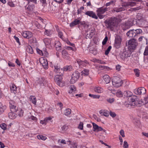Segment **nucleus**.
I'll list each match as a JSON object with an SVG mask.
<instances>
[{
  "label": "nucleus",
  "mask_w": 148,
  "mask_h": 148,
  "mask_svg": "<svg viewBox=\"0 0 148 148\" xmlns=\"http://www.w3.org/2000/svg\"><path fill=\"white\" fill-rule=\"evenodd\" d=\"M116 18H111L108 20H106L104 23L107 28L110 29L112 30H113L114 27L116 25Z\"/></svg>",
  "instance_id": "obj_1"
},
{
  "label": "nucleus",
  "mask_w": 148,
  "mask_h": 148,
  "mask_svg": "<svg viewBox=\"0 0 148 148\" xmlns=\"http://www.w3.org/2000/svg\"><path fill=\"white\" fill-rule=\"evenodd\" d=\"M113 85L115 87H119L122 84L121 79L119 77H114L112 81Z\"/></svg>",
  "instance_id": "obj_2"
},
{
  "label": "nucleus",
  "mask_w": 148,
  "mask_h": 148,
  "mask_svg": "<svg viewBox=\"0 0 148 148\" xmlns=\"http://www.w3.org/2000/svg\"><path fill=\"white\" fill-rule=\"evenodd\" d=\"M79 73L77 71H75L74 72L72 75L71 79L70 81V83L71 84L75 83L79 79Z\"/></svg>",
  "instance_id": "obj_3"
},
{
  "label": "nucleus",
  "mask_w": 148,
  "mask_h": 148,
  "mask_svg": "<svg viewBox=\"0 0 148 148\" xmlns=\"http://www.w3.org/2000/svg\"><path fill=\"white\" fill-rule=\"evenodd\" d=\"M95 29L94 27H92L88 29L86 37V38L90 39L95 34Z\"/></svg>",
  "instance_id": "obj_4"
},
{
  "label": "nucleus",
  "mask_w": 148,
  "mask_h": 148,
  "mask_svg": "<svg viewBox=\"0 0 148 148\" xmlns=\"http://www.w3.org/2000/svg\"><path fill=\"white\" fill-rule=\"evenodd\" d=\"M128 44L129 48L132 49H134L138 45L136 40L134 38L131 39L129 40Z\"/></svg>",
  "instance_id": "obj_5"
},
{
  "label": "nucleus",
  "mask_w": 148,
  "mask_h": 148,
  "mask_svg": "<svg viewBox=\"0 0 148 148\" xmlns=\"http://www.w3.org/2000/svg\"><path fill=\"white\" fill-rule=\"evenodd\" d=\"M62 75L60 74L57 75L54 77V80L57 84L60 86H62L64 85V83L62 82Z\"/></svg>",
  "instance_id": "obj_6"
},
{
  "label": "nucleus",
  "mask_w": 148,
  "mask_h": 148,
  "mask_svg": "<svg viewBox=\"0 0 148 148\" xmlns=\"http://www.w3.org/2000/svg\"><path fill=\"white\" fill-rule=\"evenodd\" d=\"M10 107L11 112H16L17 111V108L16 107V104L13 100H11L9 101Z\"/></svg>",
  "instance_id": "obj_7"
},
{
  "label": "nucleus",
  "mask_w": 148,
  "mask_h": 148,
  "mask_svg": "<svg viewBox=\"0 0 148 148\" xmlns=\"http://www.w3.org/2000/svg\"><path fill=\"white\" fill-rule=\"evenodd\" d=\"M130 102L128 104L130 106H134L137 105V101H138V98L136 96H133L132 97H131L129 99Z\"/></svg>",
  "instance_id": "obj_8"
},
{
  "label": "nucleus",
  "mask_w": 148,
  "mask_h": 148,
  "mask_svg": "<svg viewBox=\"0 0 148 148\" xmlns=\"http://www.w3.org/2000/svg\"><path fill=\"white\" fill-rule=\"evenodd\" d=\"M146 89L144 87H140L138 89L134 90V92L135 94L137 95H140L141 94H144L146 93Z\"/></svg>",
  "instance_id": "obj_9"
},
{
  "label": "nucleus",
  "mask_w": 148,
  "mask_h": 148,
  "mask_svg": "<svg viewBox=\"0 0 148 148\" xmlns=\"http://www.w3.org/2000/svg\"><path fill=\"white\" fill-rule=\"evenodd\" d=\"M22 35L23 37L27 39L30 38L33 36L32 33L29 31L24 32L22 33Z\"/></svg>",
  "instance_id": "obj_10"
},
{
  "label": "nucleus",
  "mask_w": 148,
  "mask_h": 148,
  "mask_svg": "<svg viewBox=\"0 0 148 148\" xmlns=\"http://www.w3.org/2000/svg\"><path fill=\"white\" fill-rule=\"evenodd\" d=\"M40 62L44 69H47L48 68V62L46 59L42 58L40 60Z\"/></svg>",
  "instance_id": "obj_11"
},
{
  "label": "nucleus",
  "mask_w": 148,
  "mask_h": 148,
  "mask_svg": "<svg viewBox=\"0 0 148 148\" xmlns=\"http://www.w3.org/2000/svg\"><path fill=\"white\" fill-rule=\"evenodd\" d=\"M76 61L77 63L80 66H86L87 64H88V62L86 60L83 61L80 59H77Z\"/></svg>",
  "instance_id": "obj_12"
},
{
  "label": "nucleus",
  "mask_w": 148,
  "mask_h": 148,
  "mask_svg": "<svg viewBox=\"0 0 148 148\" xmlns=\"http://www.w3.org/2000/svg\"><path fill=\"white\" fill-rule=\"evenodd\" d=\"M108 11V8L107 7L103 8L101 7L97 8V12L99 14H103L105 12Z\"/></svg>",
  "instance_id": "obj_13"
},
{
  "label": "nucleus",
  "mask_w": 148,
  "mask_h": 148,
  "mask_svg": "<svg viewBox=\"0 0 148 148\" xmlns=\"http://www.w3.org/2000/svg\"><path fill=\"white\" fill-rule=\"evenodd\" d=\"M85 14L96 19H98L97 16L95 13L92 11H88L85 13Z\"/></svg>",
  "instance_id": "obj_14"
},
{
  "label": "nucleus",
  "mask_w": 148,
  "mask_h": 148,
  "mask_svg": "<svg viewBox=\"0 0 148 148\" xmlns=\"http://www.w3.org/2000/svg\"><path fill=\"white\" fill-rule=\"evenodd\" d=\"M126 34L127 36L129 37H134L136 36L134 29L129 30L127 32Z\"/></svg>",
  "instance_id": "obj_15"
},
{
  "label": "nucleus",
  "mask_w": 148,
  "mask_h": 148,
  "mask_svg": "<svg viewBox=\"0 0 148 148\" xmlns=\"http://www.w3.org/2000/svg\"><path fill=\"white\" fill-rule=\"evenodd\" d=\"M121 40L118 38H116L114 44V47L117 49L121 47Z\"/></svg>",
  "instance_id": "obj_16"
},
{
  "label": "nucleus",
  "mask_w": 148,
  "mask_h": 148,
  "mask_svg": "<svg viewBox=\"0 0 148 148\" xmlns=\"http://www.w3.org/2000/svg\"><path fill=\"white\" fill-rule=\"evenodd\" d=\"M99 113L101 114L102 116H104L108 117L109 116V112L107 110H101L99 111Z\"/></svg>",
  "instance_id": "obj_17"
},
{
  "label": "nucleus",
  "mask_w": 148,
  "mask_h": 148,
  "mask_svg": "<svg viewBox=\"0 0 148 148\" xmlns=\"http://www.w3.org/2000/svg\"><path fill=\"white\" fill-rule=\"evenodd\" d=\"M79 24H82L81 22L79 20L76 19L74 21L70 23V25L71 27H73Z\"/></svg>",
  "instance_id": "obj_18"
},
{
  "label": "nucleus",
  "mask_w": 148,
  "mask_h": 148,
  "mask_svg": "<svg viewBox=\"0 0 148 148\" xmlns=\"http://www.w3.org/2000/svg\"><path fill=\"white\" fill-rule=\"evenodd\" d=\"M45 79L44 78L41 77L38 78L37 80V82L40 84L41 86H43L45 83Z\"/></svg>",
  "instance_id": "obj_19"
},
{
  "label": "nucleus",
  "mask_w": 148,
  "mask_h": 148,
  "mask_svg": "<svg viewBox=\"0 0 148 148\" xmlns=\"http://www.w3.org/2000/svg\"><path fill=\"white\" fill-rule=\"evenodd\" d=\"M123 52L126 58L130 57V51L129 49L126 50L125 49H123Z\"/></svg>",
  "instance_id": "obj_20"
},
{
  "label": "nucleus",
  "mask_w": 148,
  "mask_h": 148,
  "mask_svg": "<svg viewBox=\"0 0 148 148\" xmlns=\"http://www.w3.org/2000/svg\"><path fill=\"white\" fill-rule=\"evenodd\" d=\"M103 78L106 84L109 83L110 82V77L107 75H105L103 77Z\"/></svg>",
  "instance_id": "obj_21"
},
{
  "label": "nucleus",
  "mask_w": 148,
  "mask_h": 148,
  "mask_svg": "<svg viewBox=\"0 0 148 148\" xmlns=\"http://www.w3.org/2000/svg\"><path fill=\"white\" fill-rule=\"evenodd\" d=\"M94 90L95 92L99 93H101L103 92V89L99 86L95 87L94 88Z\"/></svg>",
  "instance_id": "obj_22"
},
{
  "label": "nucleus",
  "mask_w": 148,
  "mask_h": 148,
  "mask_svg": "<svg viewBox=\"0 0 148 148\" xmlns=\"http://www.w3.org/2000/svg\"><path fill=\"white\" fill-rule=\"evenodd\" d=\"M55 47L58 51L61 50V44L60 42L56 41L55 42Z\"/></svg>",
  "instance_id": "obj_23"
},
{
  "label": "nucleus",
  "mask_w": 148,
  "mask_h": 148,
  "mask_svg": "<svg viewBox=\"0 0 148 148\" xmlns=\"http://www.w3.org/2000/svg\"><path fill=\"white\" fill-rule=\"evenodd\" d=\"M69 142L70 143L69 145L71 148H77V143L75 142H71L70 141Z\"/></svg>",
  "instance_id": "obj_24"
},
{
  "label": "nucleus",
  "mask_w": 148,
  "mask_h": 148,
  "mask_svg": "<svg viewBox=\"0 0 148 148\" xmlns=\"http://www.w3.org/2000/svg\"><path fill=\"white\" fill-rule=\"evenodd\" d=\"M69 93H72L73 92L75 91L76 90V87L73 85H71L69 87Z\"/></svg>",
  "instance_id": "obj_25"
},
{
  "label": "nucleus",
  "mask_w": 148,
  "mask_h": 148,
  "mask_svg": "<svg viewBox=\"0 0 148 148\" xmlns=\"http://www.w3.org/2000/svg\"><path fill=\"white\" fill-rule=\"evenodd\" d=\"M125 10V8L123 7H121L119 8H116L113 10V11L116 12H119Z\"/></svg>",
  "instance_id": "obj_26"
},
{
  "label": "nucleus",
  "mask_w": 148,
  "mask_h": 148,
  "mask_svg": "<svg viewBox=\"0 0 148 148\" xmlns=\"http://www.w3.org/2000/svg\"><path fill=\"white\" fill-rule=\"evenodd\" d=\"M30 101L34 104L35 105L36 102V97L34 96H31L30 97Z\"/></svg>",
  "instance_id": "obj_27"
},
{
  "label": "nucleus",
  "mask_w": 148,
  "mask_h": 148,
  "mask_svg": "<svg viewBox=\"0 0 148 148\" xmlns=\"http://www.w3.org/2000/svg\"><path fill=\"white\" fill-rule=\"evenodd\" d=\"M6 106H3L2 103H0V114L3 112L4 110L6 109Z\"/></svg>",
  "instance_id": "obj_28"
},
{
  "label": "nucleus",
  "mask_w": 148,
  "mask_h": 148,
  "mask_svg": "<svg viewBox=\"0 0 148 148\" xmlns=\"http://www.w3.org/2000/svg\"><path fill=\"white\" fill-rule=\"evenodd\" d=\"M10 89L11 92L15 93L16 92V87L14 84H12V86L10 87Z\"/></svg>",
  "instance_id": "obj_29"
},
{
  "label": "nucleus",
  "mask_w": 148,
  "mask_h": 148,
  "mask_svg": "<svg viewBox=\"0 0 148 148\" xmlns=\"http://www.w3.org/2000/svg\"><path fill=\"white\" fill-rule=\"evenodd\" d=\"M37 138L39 140H45L47 139V137L42 135H39L37 136Z\"/></svg>",
  "instance_id": "obj_30"
},
{
  "label": "nucleus",
  "mask_w": 148,
  "mask_h": 148,
  "mask_svg": "<svg viewBox=\"0 0 148 148\" xmlns=\"http://www.w3.org/2000/svg\"><path fill=\"white\" fill-rule=\"evenodd\" d=\"M16 112H17V113L20 116H21L23 115V111L21 109L19 108L18 110L17 109V111Z\"/></svg>",
  "instance_id": "obj_31"
},
{
  "label": "nucleus",
  "mask_w": 148,
  "mask_h": 148,
  "mask_svg": "<svg viewBox=\"0 0 148 148\" xmlns=\"http://www.w3.org/2000/svg\"><path fill=\"white\" fill-rule=\"evenodd\" d=\"M14 112H10L8 113V116L10 119H13L15 118V114Z\"/></svg>",
  "instance_id": "obj_32"
},
{
  "label": "nucleus",
  "mask_w": 148,
  "mask_h": 148,
  "mask_svg": "<svg viewBox=\"0 0 148 148\" xmlns=\"http://www.w3.org/2000/svg\"><path fill=\"white\" fill-rule=\"evenodd\" d=\"M26 50L28 52L32 54L33 53V49L32 47L30 46H28L27 47Z\"/></svg>",
  "instance_id": "obj_33"
},
{
  "label": "nucleus",
  "mask_w": 148,
  "mask_h": 148,
  "mask_svg": "<svg viewBox=\"0 0 148 148\" xmlns=\"http://www.w3.org/2000/svg\"><path fill=\"white\" fill-rule=\"evenodd\" d=\"M71 110L69 108L66 109L64 111V114L66 116H68L71 113Z\"/></svg>",
  "instance_id": "obj_34"
},
{
  "label": "nucleus",
  "mask_w": 148,
  "mask_h": 148,
  "mask_svg": "<svg viewBox=\"0 0 148 148\" xmlns=\"http://www.w3.org/2000/svg\"><path fill=\"white\" fill-rule=\"evenodd\" d=\"M134 31L136 36L142 33L143 32L142 29H134Z\"/></svg>",
  "instance_id": "obj_35"
},
{
  "label": "nucleus",
  "mask_w": 148,
  "mask_h": 148,
  "mask_svg": "<svg viewBox=\"0 0 148 148\" xmlns=\"http://www.w3.org/2000/svg\"><path fill=\"white\" fill-rule=\"evenodd\" d=\"M72 66H66L64 68V71H70L72 69Z\"/></svg>",
  "instance_id": "obj_36"
},
{
  "label": "nucleus",
  "mask_w": 148,
  "mask_h": 148,
  "mask_svg": "<svg viewBox=\"0 0 148 148\" xmlns=\"http://www.w3.org/2000/svg\"><path fill=\"white\" fill-rule=\"evenodd\" d=\"M89 74V70L87 69H84L82 72V75H87Z\"/></svg>",
  "instance_id": "obj_37"
},
{
  "label": "nucleus",
  "mask_w": 148,
  "mask_h": 148,
  "mask_svg": "<svg viewBox=\"0 0 148 148\" xmlns=\"http://www.w3.org/2000/svg\"><path fill=\"white\" fill-rule=\"evenodd\" d=\"M116 96L119 97H122L123 96L122 93L121 91L119 90H118L116 92Z\"/></svg>",
  "instance_id": "obj_38"
},
{
  "label": "nucleus",
  "mask_w": 148,
  "mask_h": 148,
  "mask_svg": "<svg viewBox=\"0 0 148 148\" xmlns=\"http://www.w3.org/2000/svg\"><path fill=\"white\" fill-rule=\"evenodd\" d=\"M64 70H63L62 69H59L56 71H54L56 73H59L62 75L64 73Z\"/></svg>",
  "instance_id": "obj_39"
},
{
  "label": "nucleus",
  "mask_w": 148,
  "mask_h": 148,
  "mask_svg": "<svg viewBox=\"0 0 148 148\" xmlns=\"http://www.w3.org/2000/svg\"><path fill=\"white\" fill-rule=\"evenodd\" d=\"M28 119L30 120H32L36 122L37 121V118L36 117L32 116H28Z\"/></svg>",
  "instance_id": "obj_40"
},
{
  "label": "nucleus",
  "mask_w": 148,
  "mask_h": 148,
  "mask_svg": "<svg viewBox=\"0 0 148 148\" xmlns=\"http://www.w3.org/2000/svg\"><path fill=\"white\" fill-rule=\"evenodd\" d=\"M111 48L112 47L111 46H109L107 50L105 51V54L106 55H107L109 54Z\"/></svg>",
  "instance_id": "obj_41"
},
{
  "label": "nucleus",
  "mask_w": 148,
  "mask_h": 148,
  "mask_svg": "<svg viewBox=\"0 0 148 148\" xmlns=\"http://www.w3.org/2000/svg\"><path fill=\"white\" fill-rule=\"evenodd\" d=\"M144 101L143 100V99L140 100L139 101H137V103H138L139 106L145 104V103H144Z\"/></svg>",
  "instance_id": "obj_42"
},
{
  "label": "nucleus",
  "mask_w": 148,
  "mask_h": 148,
  "mask_svg": "<svg viewBox=\"0 0 148 148\" xmlns=\"http://www.w3.org/2000/svg\"><path fill=\"white\" fill-rule=\"evenodd\" d=\"M134 71L135 73V75L137 77H139V71L138 69H134Z\"/></svg>",
  "instance_id": "obj_43"
},
{
  "label": "nucleus",
  "mask_w": 148,
  "mask_h": 148,
  "mask_svg": "<svg viewBox=\"0 0 148 148\" xmlns=\"http://www.w3.org/2000/svg\"><path fill=\"white\" fill-rule=\"evenodd\" d=\"M92 124L93 126V128L94 129L93 130V131H96L99 126L95 123H93Z\"/></svg>",
  "instance_id": "obj_44"
},
{
  "label": "nucleus",
  "mask_w": 148,
  "mask_h": 148,
  "mask_svg": "<svg viewBox=\"0 0 148 148\" xmlns=\"http://www.w3.org/2000/svg\"><path fill=\"white\" fill-rule=\"evenodd\" d=\"M44 42L46 45H49L51 43L50 40L49 39H46L44 40Z\"/></svg>",
  "instance_id": "obj_45"
},
{
  "label": "nucleus",
  "mask_w": 148,
  "mask_h": 148,
  "mask_svg": "<svg viewBox=\"0 0 148 148\" xmlns=\"http://www.w3.org/2000/svg\"><path fill=\"white\" fill-rule=\"evenodd\" d=\"M6 125L4 123H3L1 124L0 125V127L3 130H5L6 129Z\"/></svg>",
  "instance_id": "obj_46"
},
{
  "label": "nucleus",
  "mask_w": 148,
  "mask_h": 148,
  "mask_svg": "<svg viewBox=\"0 0 148 148\" xmlns=\"http://www.w3.org/2000/svg\"><path fill=\"white\" fill-rule=\"evenodd\" d=\"M107 101L110 103H112L114 101V98L107 99Z\"/></svg>",
  "instance_id": "obj_47"
},
{
  "label": "nucleus",
  "mask_w": 148,
  "mask_h": 148,
  "mask_svg": "<svg viewBox=\"0 0 148 148\" xmlns=\"http://www.w3.org/2000/svg\"><path fill=\"white\" fill-rule=\"evenodd\" d=\"M119 57L122 60H124V59L125 58H126L123 52L121 53L120 54Z\"/></svg>",
  "instance_id": "obj_48"
},
{
  "label": "nucleus",
  "mask_w": 148,
  "mask_h": 148,
  "mask_svg": "<svg viewBox=\"0 0 148 148\" xmlns=\"http://www.w3.org/2000/svg\"><path fill=\"white\" fill-rule=\"evenodd\" d=\"M42 56H44L46 57H48L49 56V54L48 52L46 50H44L42 54Z\"/></svg>",
  "instance_id": "obj_49"
},
{
  "label": "nucleus",
  "mask_w": 148,
  "mask_h": 148,
  "mask_svg": "<svg viewBox=\"0 0 148 148\" xmlns=\"http://www.w3.org/2000/svg\"><path fill=\"white\" fill-rule=\"evenodd\" d=\"M26 1H27L28 4L30 3H34L35 4H36L37 3V0H26Z\"/></svg>",
  "instance_id": "obj_50"
},
{
  "label": "nucleus",
  "mask_w": 148,
  "mask_h": 148,
  "mask_svg": "<svg viewBox=\"0 0 148 148\" xmlns=\"http://www.w3.org/2000/svg\"><path fill=\"white\" fill-rule=\"evenodd\" d=\"M128 144L126 141H125L124 142L123 147L124 148H128Z\"/></svg>",
  "instance_id": "obj_51"
},
{
  "label": "nucleus",
  "mask_w": 148,
  "mask_h": 148,
  "mask_svg": "<svg viewBox=\"0 0 148 148\" xmlns=\"http://www.w3.org/2000/svg\"><path fill=\"white\" fill-rule=\"evenodd\" d=\"M128 2L129 6H133L135 5L136 4V3L134 2L130 1Z\"/></svg>",
  "instance_id": "obj_52"
},
{
  "label": "nucleus",
  "mask_w": 148,
  "mask_h": 148,
  "mask_svg": "<svg viewBox=\"0 0 148 148\" xmlns=\"http://www.w3.org/2000/svg\"><path fill=\"white\" fill-rule=\"evenodd\" d=\"M108 40V37L107 36L105 37V38L103 40L102 42V45H105Z\"/></svg>",
  "instance_id": "obj_53"
},
{
  "label": "nucleus",
  "mask_w": 148,
  "mask_h": 148,
  "mask_svg": "<svg viewBox=\"0 0 148 148\" xmlns=\"http://www.w3.org/2000/svg\"><path fill=\"white\" fill-rule=\"evenodd\" d=\"M96 131H103V132H105L106 133V130H104L101 127H99L97 129Z\"/></svg>",
  "instance_id": "obj_54"
},
{
  "label": "nucleus",
  "mask_w": 148,
  "mask_h": 148,
  "mask_svg": "<svg viewBox=\"0 0 148 148\" xmlns=\"http://www.w3.org/2000/svg\"><path fill=\"white\" fill-rule=\"evenodd\" d=\"M83 127V124L82 122H80L79 124L78 128L80 130H82Z\"/></svg>",
  "instance_id": "obj_55"
},
{
  "label": "nucleus",
  "mask_w": 148,
  "mask_h": 148,
  "mask_svg": "<svg viewBox=\"0 0 148 148\" xmlns=\"http://www.w3.org/2000/svg\"><path fill=\"white\" fill-rule=\"evenodd\" d=\"M109 114L113 118L114 117L116 116V114L114 112H112L111 111L109 112Z\"/></svg>",
  "instance_id": "obj_56"
},
{
  "label": "nucleus",
  "mask_w": 148,
  "mask_h": 148,
  "mask_svg": "<svg viewBox=\"0 0 148 148\" xmlns=\"http://www.w3.org/2000/svg\"><path fill=\"white\" fill-rule=\"evenodd\" d=\"M144 54L145 55H148V46L146 47Z\"/></svg>",
  "instance_id": "obj_57"
},
{
  "label": "nucleus",
  "mask_w": 148,
  "mask_h": 148,
  "mask_svg": "<svg viewBox=\"0 0 148 148\" xmlns=\"http://www.w3.org/2000/svg\"><path fill=\"white\" fill-rule=\"evenodd\" d=\"M54 71H58V70L60 69V66L58 64L54 66Z\"/></svg>",
  "instance_id": "obj_58"
},
{
  "label": "nucleus",
  "mask_w": 148,
  "mask_h": 148,
  "mask_svg": "<svg viewBox=\"0 0 148 148\" xmlns=\"http://www.w3.org/2000/svg\"><path fill=\"white\" fill-rule=\"evenodd\" d=\"M122 6H123V7H125L127 6H129L128 5V2H125L124 3H123L122 4Z\"/></svg>",
  "instance_id": "obj_59"
},
{
  "label": "nucleus",
  "mask_w": 148,
  "mask_h": 148,
  "mask_svg": "<svg viewBox=\"0 0 148 148\" xmlns=\"http://www.w3.org/2000/svg\"><path fill=\"white\" fill-rule=\"evenodd\" d=\"M120 134L122 137H124L125 136L124 132L123 130H120Z\"/></svg>",
  "instance_id": "obj_60"
},
{
  "label": "nucleus",
  "mask_w": 148,
  "mask_h": 148,
  "mask_svg": "<svg viewBox=\"0 0 148 148\" xmlns=\"http://www.w3.org/2000/svg\"><path fill=\"white\" fill-rule=\"evenodd\" d=\"M45 119L47 123L51 121L52 119V118L50 116L46 117Z\"/></svg>",
  "instance_id": "obj_61"
},
{
  "label": "nucleus",
  "mask_w": 148,
  "mask_h": 148,
  "mask_svg": "<svg viewBox=\"0 0 148 148\" xmlns=\"http://www.w3.org/2000/svg\"><path fill=\"white\" fill-rule=\"evenodd\" d=\"M45 34L47 36H49L51 34V31L50 30H46L45 32Z\"/></svg>",
  "instance_id": "obj_62"
},
{
  "label": "nucleus",
  "mask_w": 148,
  "mask_h": 148,
  "mask_svg": "<svg viewBox=\"0 0 148 148\" xmlns=\"http://www.w3.org/2000/svg\"><path fill=\"white\" fill-rule=\"evenodd\" d=\"M90 53L93 54L94 55L96 54L97 53V51L95 50H90Z\"/></svg>",
  "instance_id": "obj_63"
},
{
  "label": "nucleus",
  "mask_w": 148,
  "mask_h": 148,
  "mask_svg": "<svg viewBox=\"0 0 148 148\" xmlns=\"http://www.w3.org/2000/svg\"><path fill=\"white\" fill-rule=\"evenodd\" d=\"M143 100L144 101V103L146 104L148 103V98L147 97H145Z\"/></svg>",
  "instance_id": "obj_64"
}]
</instances>
